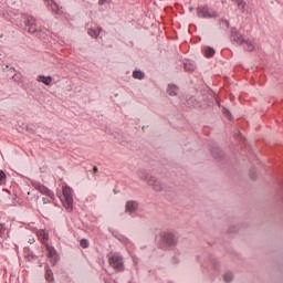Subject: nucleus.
Instances as JSON below:
<instances>
[{"label":"nucleus","mask_w":283,"mask_h":283,"mask_svg":"<svg viewBox=\"0 0 283 283\" xmlns=\"http://www.w3.org/2000/svg\"><path fill=\"white\" fill-rule=\"evenodd\" d=\"M93 175H96L98 174V167L94 166L93 167V170H91Z\"/></svg>","instance_id":"obj_35"},{"label":"nucleus","mask_w":283,"mask_h":283,"mask_svg":"<svg viewBox=\"0 0 283 283\" xmlns=\"http://www.w3.org/2000/svg\"><path fill=\"white\" fill-rule=\"evenodd\" d=\"M22 19L24 21V30L29 32V34H39L41 29L36 25V19L31 14H22Z\"/></svg>","instance_id":"obj_2"},{"label":"nucleus","mask_w":283,"mask_h":283,"mask_svg":"<svg viewBox=\"0 0 283 283\" xmlns=\"http://www.w3.org/2000/svg\"><path fill=\"white\" fill-rule=\"evenodd\" d=\"M133 78H137V81H143V78H145V73L143 71H134Z\"/></svg>","instance_id":"obj_20"},{"label":"nucleus","mask_w":283,"mask_h":283,"mask_svg":"<svg viewBox=\"0 0 283 283\" xmlns=\"http://www.w3.org/2000/svg\"><path fill=\"white\" fill-rule=\"evenodd\" d=\"M138 211V203L135 200L127 201L125 205V213H136Z\"/></svg>","instance_id":"obj_7"},{"label":"nucleus","mask_w":283,"mask_h":283,"mask_svg":"<svg viewBox=\"0 0 283 283\" xmlns=\"http://www.w3.org/2000/svg\"><path fill=\"white\" fill-rule=\"evenodd\" d=\"M199 19H218V11L210 9L208 6L197 8Z\"/></svg>","instance_id":"obj_3"},{"label":"nucleus","mask_w":283,"mask_h":283,"mask_svg":"<svg viewBox=\"0 0 283 283\" xmlns=\"http://www.w3.org/2000/svg\"><path fill=\"white\" fill-rule=\"evenodd\" d=\"M46 282H54V272H52V269H50V265L45 266V275H44Z\"/></svg>","instance_id":"obj_15"},{"label":"nucleus","mask_w":283,"mask_h":283,"mask_svg":"<svg viewBox=\"0 0 283 283\" xmlns=\"http://www.w3.org/2000/svg\"><path fill=\"white\" fill-rule=\"evenodd\" d=\"M38 191H40V193H43V196H48V192L50 191V189L41 184H39L36 186Z\"/></svg>","instance_id":"obj_23"},{"label":"nucleus","mask_w":283,"mask_h":283,"mask_svg":"<svg viewBox=\"0 0 283 283\" xmlns=\"http://www.w3.org/2000/svg\"><path fill=\"white\" fill-rule=\"evenodd\" d=\"M101 32H103V28L98 27L97 29H88L87 34L93 39H98Z\"/></svg>","instance_id":"obj_14"},{"label":"nucleus","mask_w":283,"mask_h":283,"mask_svg":"<svg viewBox=\"0 0 283 283\" xmlns=\"http://www.w3.org/2000/svg\"><path fill=\"white\" fill-rule=\"evenodd\" d=\"M241 45L243 46V50H245V52H253V50H255V45H253V42H251V40H243V43Z\"/></svg>","instance_id":"obj_12"},{"label":"nucleus","mask_w":283,"mask_h":283,"mask_svg":"<svg viewBox=\"0 0 283 283\" xmlns=\"http://www.w3.org/2000/svg\"><path fill=\"white\" fill-rule=\"evenodd\" d=\"M187 107H196L198 105V101H196V97L191 96L186 101Z\"/></svg>","instance_id":"obj_21"},{"label":"nucleus","mask_w":283,"mask_h":283,"mask_svg":"<svg viewBox=\"0 0 283 283\" xmlns=\"http://www.w3.org/2000/svg\"><path fill=\"white\" fill-rule=\"evenodd\" d=\"M60 199L66 211H72V209H74V197L72 196V188L64 186L62 188V197Z\"/></svg>","instance_id":"obj_1"},{"label":"nucleus","mask_w":283,"mask_h":283,"mask_svg":"<svg viewBox=\"0 0 283 283\" xmlns=\"http://www.w3.org/2000/svg\"><path fill=\"white\" fill-rule=\"evenodd\" d=\"M12 81H14L15 83H19L21 81V75L20 73H17L12 76Z\"/></svg>","instance_id":"obj_28"},{"label":"nucleus","mask_w":283,"mask_h":283,"mask_svg":"<svg viewBox=\"0 0 283 283\" xmlns=\"http://www.w3.org/2000/svg\"><path fill=\"white\" fill-rule=\"evenodd\" d=\"M138 178H140V180H145L146 182H149V174H147V170H139L137 172Z\"/></svg>","instance_id":"obj_18"},{"label":"nucleus","mask_w":283,"mask_h":283,"mask_svg":"<svg viewBox=\"0 0 283 283\" xmlns=\"http://www.w3.org/2000/svg\"><path fill=\"white\" fill-rule=\"evenodd\" d=\"M38 82L43 83L44 85H51L52 84V76H45V75H39Z\"/></svg>","instance_id":"obj_16"},{"label":"nucleus","mask_w":283,"mask_h":283,"mask_svg":"<svg viewBox=\"0 0 283 283\" xmlns=\"http://www.w3.org/2000/svg\"><path fill=\"white\" fill-rule=\"evenodd\" d=\"M211 264H213L214 269H218V265H216V263H213V261H211Z\"/></svg>","instance_id":"obj_38"},{"label":"nucleus","mask_w":283,"mask_h":283,"mask_svg":"<svg viewBox=\"0 0 283 283\" xmlns=\"http://www.w3.org/2000/svg\"><path fill=\"white\" fill-rule=\"evenodd\" d=\"M28 132L34 133V129L30 128V126H27Z\"/></svg>","instance_id":"obj_37"},{"label":"nucleus","mask_w":283,"mask_h":283,"mask_svg":"<svg viewBox=\"0 0 283 283\" xmlns=\"http://www.w3.org/2000/svg\"><path fill=\"white\" fill-rule=\"evenodd\" d=\"M214 55H216V49L214 48H211V46L206 48V50H205L206 59H213Z\"/></svg>","instance_id":"obj_17"},{"label":"nucleus","mask_w":283,"mask_h":283,"mask_svg":"<svg viewBox=\"0 0 283 283\" xmlns=\"http://www.w3.org/2000/svg\"><path fill=\"white\" fill-rule=\"evenodd\" d=\"M244 40H245L244 36L242 34H240L238 29H235V28L231 29L230 41L232 43H235V45H242V43H244Z\"/></svg>","instance_id":"obj_6"},{"label":"nucleus","mask_w":283,"mask_h":283,"mask_svg":"<svg viewBox=\"0 0 283 283\" xmlns=\"http://www.w3.org/2000/svg\"><path fill=\"white\" fill-rule=\"evenodd\" d=\"M142 129H143V132H145V129H147V127H146V126H143Z\"/></svg>","instance_id":"obj_39"},{"label":"nucleus","mask_w":283,"mask_h":283,"mask_svg":"<svg viewBox=\"0 0 283 283\" xmlns=\"http://www.w3.org/2000/svg\"><path fill=\"white\" fill-rule=\"evenodd\" d=\"M3 233H6V224L0 223V238H3Z\"/></svg>","instance_id":"obj_27"},{"label":"nucleus","mask_w":283,"mask_h":283,"mask_svg":"<svg viewBox=\"0 0 283 283\" xmlns=\"http://www.w3.org/2000/svg\"><path fill=\"white\" fill-rule=\"evenodd\" d=\"M48 9L51 10L54 14H59V3H56L54 0L48 1Z\"/></svg>","instance_id":"obj_13"},{"label":"nucleus","mask_w":283,"mask_h":283,"mask_svg":"<svg viewBox=\"0 0 283 283\" xmlns=\"http://www.w3.org/2000/svg\"><path fill=\"white\" fill-rule=\"evenodd\" d=\"M223 114L227 118L231 119V112H229V109L224 108Z\"/></svg>","instance_id":"obj_30"},{"label":"nucleus","mask_w":283,"mask_h":283,"mask_svg":"<svg viewBox=\"0 0 283 283\" xmlns=\"http://www.w3.org/2000/svg\"><path fill=\"white\" fill-rule=\"evenodd\" d=\"M184 70H186V72H196V65L191 62H187L184 64Z\"/></svg>","instance_id":"obj_19"},{"label":"nucleus","mask_w":283,"mask_h":283,"mask_svg":"<svg viewBox=\"0 0 283 283\" xmlns=\"http://www.w3.org/2000/svg\"><path fill=\"white\" fill-rule=\"evenodd\" d=\"M178 86L176 84H168L167 94L168 96H178Z\"/></svg>","instance_id":"obj_11"},{"label":"nucleus","mask_w":283,"mask_h":283,"mask_svg":"<svg viewBox=\"0 0 283 283\" xmlns=\"http://www.w3.org/2000/svg\"><path fill=\"white\" fill-rule=\"evenodd\" d=\"M38 238L42 242V244L48 245V240L50 239V234H48L45 230H40L38 232Z\"/></svg>","instance_id":"obj_10"},{"label":"nucleus","mask_w":283,"mask_h":283,"mask_svg":"<svg viewBox=\"0 0 283 283\" xmlns=\"http://www.w3.org/2000/svg\"><path fill=\"white\" fill-rule=\"evenodd\" d=\"M148 185H150L154 191H163V184L156 179V177L150 176L148 179Z\"/></svg>","instance_id":"obj_8"},{"label":"nucleus","mask_w":283,"mask_h":283,"mask_svg":"<svg viewBox=\"0 0 283 283\" xmlns=\"http://www.w3.org/2000/svg\"><path fill=\"white\" fill-rule=\"evenodd\" d=\"M108 264L114 269L115 271L123 272L125 271V260L122 255H112L108 259Z\"/></svg>","instance_id":"obj_4"},{"label":"nucleus","mask_w":283,"mask_h":283,"mask_svg":"<svg viewBox=\"0 0 283 283\" xmlns=\"http://www.w3.org/2000/svg\"><path fill=\"white\" fill-rule=\"evenodd\" d=\"M45 248L48 251V258H51V260H53V262H59V254L56 253V249H54V247H52L48 243H46Z\"/></svg>","instance_id":"obj_9"},{"label":"nucleus","mask_w":283,"mask_h":283,"mask_svg":"<svg viewBox=\"0 0 283 283\" xmlns=\"http://www.w3.org/2000/svg\"><path fill=\"white\" fill-rule=\"evenodd\" d=\"M234 3H237L239 10L244 12V8H247V2L244 0H232Z\"/></svg>","instance_id":"obj_22"},{"label":"nucleus","mask_w":283,"mask_h":283,"mask_svg":"<svg viewBox=\"0 0 283 283\" xmlns=\"http://www.w3.org/2000/svg\"><path fill=\"white\" fill-rule=\"evenodd\" d=\"M42 202H43V205H50V199H48V198H42Z\"/></svg>","instance_id":"obj_36"},{"label":"nucleus","mask_w":283,"mask_h":283,"mask_svg":"<svg viewBox=\"0 0 283 283\" xmlns=\"http://www.w3.org/2000/svg\"><path fill=\"white\" fill-rule=\"evenodd\" d=\"M109 0H98V6H105Z\"/></svg>","instance_id":"obj_34"},{"label":"nucleus","mask_w":283,"mask_h":283,"mask_svg":"<svg viewBox=\"0 0 283 283\" xmlns=\"http://www.w3.org/2000/svg\"><path fill=\"white\" fill-rule=\"evenodd\" d=\"M3 180H6V172L0 170V182H3Z\"/></svg>","instance_id":"obj_31"},{"label":"nucleus","mask_w":283,"mask_h":283,"mask_svg":"<svg viewBox=\"0 0 283 283\" xmlns=\"http://www.w3.org/2000/svg\"><path fill=\"white\" fill-rule=\"evenodd\" d=\"M220 24L224 25V28H229V25H230L229 20H227V19H221Z\"/></svg>","instance_id":"obj_29"},{"label":"nucleus","mask_w":283,"mask_h":283,"mask_svg":"<svg viewBox=\"0 0 283 283\" xmlns=\"http://www.w3.org/2000/svg\"><path fill=\"white\" fill-rule=\"evenodd\" d=\"M46 196H48L49 198H51L52 200H54V191L49 190V192H46Z\"/></svg>","instance_id":"obj_33"},{"label":"nucleus","mask_w":283,"mask_h":283,"mask_svg":"<svg viewBox=\"0 0 283 283\" xmlns=\"http://www.w3.org/2000/svg\"><path fill=\"white\" fill-rule=\"evenodd\" d=\"M172 264H178L180 262V259H178L177 255L172 256L171 259Z\"/></svg>","instance_id":"obj_32"},{"label":"nucleus","mask_w":283,"mask_h":283,"mask_svg":"<svg viewBox=\"0 0 283 283\" xmlns=\"http://www.w3.org/2000/svg\"><path fill=\"white\" fill-rule=\"evenodd\" d=\"M161 242L167 249H174L178 245V238L172 232H165L161 235Z\"/></svg>","instance_id":"obj_5"},{"label":"nucleus","mask_w":283,"mask_h":283,"mask_svg":"<svg viewBox=\"0 0 283 283\" xmlns=\"http://www.w3.org/2000/svg\"><path fill=\"white\" fill-rule=\"evenodd\" d=\"M80 245L82 247V249H90V241L87 239H82L80 241Z\"/></svg>","instance_id":"obj_26"},{"label":"nucleus","mask_w":283,"mask_h":283,"mask_svg":"<svg viewBox=\"0 0 283 283\" xmlns=\"http://www.w3.org/2000/svg\"><path fill=\"white\" fill-rule=\"evenodd\" d=\"M211 154L213 158H220L222 156V150L220 148H212Z\"/></svg>","instance_id":"obj_24"},{"label":"nucleus","mask_w":283,"mask_h":283,"mask_svg":"<svg viewBox=\"0 0 283 283\" xmlns=\"http://www.w3.org/2000/svg\"><path fill=\"white\" fill-rule=\"evenodd\" d=\"M223 280L227 283L233 282V273H231V272L226 273L223 276Z\"/></svg>","instance_id":"obj_25"}]
</instances>
